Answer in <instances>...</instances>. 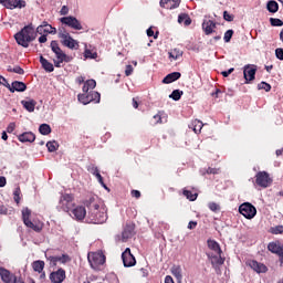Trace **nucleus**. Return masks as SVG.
Segmentation results:
<instances>
[{
  "mask_svg": "<svg viewBox=\"0 0 283 283\" xmlns=\"http://www.w3.org/2000/svg\"><path fill=\"white\" fill-rule=\"evenodd\" d=\"M232 36H233V30H228L223 36L224 42L229 43L231 41Z\"/></svg>",
  "mask_w": 283,
  "mask_h": 283,
  "instance_id": "48",
  "label": "nucleus"
},
{
  "mask_svg": "<svg viewBox=\"0 0 283 283\" xmlns=\"http://www.w3.org/2000/svg\"><path fill=\"white\" fill-rule=\"evenodd\" d=\"M51 50L55 53L56 59L53 60L55 67H61V63H70L72 61V56L65 54L56 41L51 42Z\"/></svg>",
  "mask_w": 283,
  "mask_h": 283,
  "instance_id": "4",
  "label": "nucleus"
},
{
  "mask_svg": "<svg viewBox=\"0 0 283 283\" xmlns=\"http://www.w3.org/2000/svg\"><path fill=\"white\" fill-rule=\"evenodd\" d=\"M255 72H258V66L255 64H248L243 66V76L245 83H251V81H255Z\"/></svg>",
  "mask_w": 283,
  "mask_h": 283,
  "instance_id": "10",
  "label": "nucleus"
},
{
  "mask_svg": "<svg viewBox=\"0 0 283 283\" xmlns=\"http://www.w3.org/2000/svg\"><path fill=\"white\" fill-rule=\"evenodd\" d=\"M40 63L45 72H54V64L43 57V55L40 56Z\"/></svg>",
  "mask_w": 283,
  "mask_h": 283,
  "instance_id": "27",
  "label": "nucleus"
},
{
  "mask_svg": "<svg viewBox=\"0 0 283 283\" xmlns=\"http://www.w3.org/2000/svg\"><path fill=\"white\" fill-rule=\"evenodd\" d=\"M25 90H28V86L23 82L15 81V82H12V84H11V92L12 93H14V92H25Z\"/></svg>",
  "mask_w": 283,
  "mask_h": 283,
  "instance_id": "26",
  "label": "nucleus"
},
{
  "mask_svg": "<svg viewBox=\"0 0 283 283\" xmlns=\"http://www.w3.org/2000/svg\"><path fill=\"white\" fill-rule=\"evenodd\" d=\"M202 30L205 34H213V30H216V22L211 20H203Z\"/></svg>",
  "mask_w": 283,
  "mask_h": 283,
  "instance_id": "22",
  "label": "nucleus"
},
{
  "mask_svg": "<svg viewBox=\"0 0 283 283\" xmlns=\"http://www.w3.org/2000/svg\"><path fill=\"white\" fill-rule=\"evenodd\" d=\"M74 200V197L72 195H62L60 198V207L63 211H70L72 209V201Z\"/></svg>",
  "mask_w": 283,
  "mask_h": 283,
  "instance_id": "15",
  "label": "nucleus"
},
{
  "mask_svg": "<svg viewBox=\"0 0 283 283\" xmlns=\"http://www.w3.org/2000/svg\"><path fill=\"white\" fill-rule=\"evenodd\" d=\"M239 213H241L243 218H247V220H253L258 213V210L250 202H244L239 207Z\"/></svg>",
  "mask_w": 283,
  "mask_h": 283,
  "instance_id": "7",
  "label": "nucleus"
},
{
  "mask_svg": "<svg viewBox=\"0 0 283 283\" xmlns=\"http://www.w3.org/2000/svg\"><path fill=\"white\" fill-rule=\"evenodd\" d=\"M255 184L263 189L271 187L273 184V179L266 171H259L255 176Z\"/></svg>",
  "mask_w": 283,
  "mask_h": 283,
  "instance_id": "8",
  "label": "nucleus"
},
{
  "mask_svg": "<svg viewBox=\"0 0 283 283\" xmlns=\"http://www.w3.org/2000/svg\"><path fill=\"white\" fill-rule=\"evenodd\" d=\"M223 19L226 21H233V15H231L229 12L224 11L223 12Z\"/></svg>",
  "mask_w": 283,
  "mask_h": 283,
  "instance_id": "56",
  "label": "nucleus"
},
{
  "mask_svg": "<svg viewBox=\"0 0 283 283\" xmlns=\"http://www.w3.org/2000/svg\"><path fill=\"white\" fill-rule=\"evenodd\" d=\"M77 99L83 105H90L92 103L91 93H83L77 95Z\"/></svg>",
  "mask_w": 283,
  "mask_h": 283,
  "instance_id": "30",
  "label": "nucleus"
},
{
  "mask_svg": "<svg viewBox=\"0 0 283 283\" xmlns=\"http://www.w3.org/2000/svg\"><path fill=\"white\" fill-rule=\"evenodd\" d=\"M170 271L177 282L182 283V268L180 265H174Z\"/></svg>",
  "mask_w": 283,
  "mask_h": 283,
  "instance_id": "25",
  "label": "nucleus"
},
{
  "mask_svg": "<svg viewBox=\"0 0 283 283\" xmlns=\"http://www.w3.org/2000/svg\"><path fill=\"white\" fill-rule=\"evenodd\" d=\"M180 76H181L180 72H172L163 80V83H166V84L174 83V81H178Z\"/></svg>",
  "mask_w": 283,
  "mask_h": 283,
  "instance_id": "29",
  "label": "nucleus"
},
{
  "mask_svg": "<svg viewBox=\"0 0 283 283\" xmlns=\"http://www.w3.org/2000/svg\"><path fill=\"white\" fill-rule=\"evenodd\" d=\"M32 269L33 271H35L36 273H43V269H45V262L39 260V261H34L32 263Z\"/></svg>",
  "mask_w": 283,
  "mask_h": 283,
  "instance_id": "32",
  "label": "nucleus"
},
{
  "mask_svg": "<svg viewBox=\"0 0 283 283\" xmlns=\"http://www.w3.org/2000/svg\"><path fill=\"white\" fill-rule=\"evenodd\" d=\"M196 227H198V222H196V221H190L189 223H188V229H196Z\"/></svg>",
  "mask_w": 283,
  "mask_h": 283,
  "instance_id": "62",
  "label": "nucleus"
},
{
  "mask_svg": "<svg viewBox=\"0 0 283 283\" xmlns=\"http://www.w3.org/2000/svg\"><path fill=\"white\" fill-rule=\"evenodd\" d=\"M184 196H186V198L191 202L198 199V193H191L189 190H184Z\"/></svg>",
  "mask_w": 283,
  "mask_h": 283,
  "instance_id": "43",
  "label": "nucleus"
},
{
  "mask_svg": "<svg viewBox=\"0 0 283 283\" xmlns=\"http://www.w3.org/2000/svg\"><path fill=\"white\" fill-rule=\"evenodd\" d=\"M270 23L271 25H273L274 28H282L283 25V21L277 19V18H271L270 19Z\"/></svg>",
  "mask_w": 283,
  "mask_h": 283,
  "instance_id": "45",
  "label": "nucleus"
},
{
  "mask_svg": "<svg viewBox=\"0 0 283 283\" xmlns=\"http://www.w3.org/2000/svg\"><path fill=\"white\" fill-rule=\"evenodd\" d=\"M38 34H56V28H53L48 22H43L36 28Z\"/></svg>",
  "mask_w": 283,
  "mask_h": 283,
  "instance_id": "16",
  "label": "nucleus"
},
{
  "mask_svg": "<svg viewBox=\"0 0 283 283\" xmlns=\"http://www.w3.org/2000/svg\"><path fill=\"white\" fill-rule=\"evenodd\" d=\"M87 260L92 269L97 270L98 266H103V264H105V254L101 252H90Z\"/></svg>",
  "mask_w": 283,
  "mask_h": 283,
  "instance_id": "6",
  "label": "nucleus"
},
{
  "mask_svg": "<svg viewBox=\"0 0 283 283\" xmlns=\"http://www.w3.org/2000/svg\"><path fill=\"white\" fill-rule=\"evenodd\" d=\"M90 93H91V103H101V93L95 91Z\"/></svg>",
  "mask_w": 283,
  "mask_h": 283,
  "instance_id": "42",
  "label": "nucleus"
},
{
  "mask_svg": "<svg viewBox=\"0 0 283 283\" xmlns=\"http://www.w3.org/2000/svg\"><path fill=\"white\" fill-rule=\"evenodd\" d=\"M249 266L255 271V273H266L268 269L266 265L259 263L258 261H249Z\"/></svg>",
  "mask_w": 283,
  "mask_h": 283,
  "instance_id": "21",
  "label": "nucleus"
},
{
  "mask_svg": "<svg viewBox=\"0 0 283 283\" xmlns=\"http://www.w3.org/2000/svg\"><path fill=\"white\" fill-rule=\"evenodd\" d=\"M12 72H13L14 74H24V71H23V69H21V66H14V67L12 69Z\"/></svg>",
  "mask_w": 283,
  "mask_h": 283,
  "instance_id": "55",
  "label": "nucleus"
},
{
  "mask_svg": "<svg viewBox=\"0 0 283 283\" xmlns=\"http://www.w3.org/2000/svg\"><path fill=\"white\" fill-rule=\"evenodd\" d=\"M208 247L211 251H213L212 253H222V250L220 249V244L213 240H208Z\"/></svg>",
  "mask_w": 283,
  "mask_h": 283,
  "instance_id": "33",
  "label": "nucleus"
},
{
  "mask_svg": "<svg viewBox=\"0 0 283 283\" xmlns=\"http://www.w3.org/2000/svg\"><path fill=\"white\" fill-rule=\"evenodd\" d=\"M233 71H234V69L231 67L228 71L221 72V74H222V76H224V78H227V76H229L230 74H233Z\"/></svg>",
  "mask_w": 283,
  "mask_h": 283,
  "instance_id": "57",
  "label": "nucleus"
},
{
  "mask_svg": "<svg viewBox=\"0 0 283 283\" xmlns=\"http://www.w3.org/2000/svg\"><path fill=\"white\" fill-rule=\"evenodd\" d=\"M169 1H170V0H160V7L168 9Z\"/></svg>",
  "mask_w": 283,
  "mask_h": 283,
  "instance_id": "61",
  "label": "nucleus"
},
{
  "mask_svg": "<svg viewBox=\"0 0 283 283\" xmlns=\"http://www.w3.org/2000/svg\"><path fill=\"white\" fill-rule=\"evenodd\" d=\"M48 260L50 264L56 266V262H61V264H67V262H70L71 259L67 254H63L61 256H49Z\"/></svg>",
  "mask_w": 283,
  "mask_h": 283,
  "instance_id": "19",
  "label": "nucleus"
},
{
  "mask_svg": "<svg viewBox=\"0 0 283 283\" xmlns=\"http://www.w3.org/2000/svg\"><path fill=\"white\" fill-rule=\"evenodd\" d=\"M182 96V91L180 90H175L172 93L169 95V98H172V101H180Z\"/></svg>",
  "mask_w": 283,
  "mask_h": 283,
  "instance_id": "39",
  "label": "nucleus"
},
{
  "mask_svg": "<svg viewBox=\"0 0 283 283\" xmlns=\"http://www.w3.org/2000/svg\"><path fill=\"white\" fill-rule=\"evenodd\" d=\"M46 147H48V150L49 151H56V149H59V143H56V142H49L48 144H46Z\"/></svg>",
  "mask_w": 283,
  "mask_h": 283,
  "instance_id": "44",
  "label": "nucleus"
},
{
  "mask_svg": "<svg viewBox=\"0 0 283 283\" xmlns=\"http://www.w3.org/2000/svg\"><path fill=\"white\" fill-rule=\"evenodd\" d=\"M96 87V81L95 80H88L84 83L82 91L84 94H87L90 90H94Z\"/></svg>",
  "mask_w": 283,
  "mask_h": 283,
  "instance_id": "31",
  "label": "nucleus"
},
{
  "mask_svg": "<svg viewBox=\"0 0 283 283\" xmlns=\"http://www.w3.org/2000/svg\"><path fill=\"white\" fill-rule=\"evenodd\" d=\"M39 132L40 134H42V136H48L52 134V128L48 124H41L39 127Z\"/></svg>",
  "mask_w": 283,
  "mask_h": 283,
  "instance_id": "37",
  "label": "nucleus"
},
{
  "mask_svg": "<svg viewBox=\"0 0 283 283\" xmlns=\"http://www.w3.org/2000/svg\"><path fill=\"white\" fill-rule=\"evenodd\" d=\"M0 3L9 10H14V8H25V1L23 0H0Z\"/></svg>",
  "mask_w": 283,
  "mask_h": 283,
  "instance_id": "14",
  "label": "nucleus"
},
{
  "mask_svg": "<svg viewBox=\"0 0 283 283\" xmlns=\"http://www.w3.org/2000/svg\"><path fill=\"white\" fill-rule=\"evenodd\" d=\"M0 276L2 282L12 283L14 282V274L10 273V271L6 270V268H0Z\"/></svg>",
  "mask_w": 283,
  "mask_h": 283,
  "instance_id": "20",
  "label": "nucleus"
},
{
  "mask_svg": "<svg viewBox=\"0 0 283 283\" xmlns=\"http://www.w3.org/2000/svg\"><path fill=\"white\" fill-rule=\"evenodd\" d=\"M95 177L97 178L98 182L103 186L104 189H107V186L105 182H103V176H101V172H96Z\"/></svg>",
  "mask_w": 283,
  "mask_h": 283,
  "instance_id": "52",
  "label": "nucleus"
},
{
  "mask_svg": "<svg viewBox=\"0 0 283 283\" xmlns=\"http://www.w3.org/2000/svg\"><path fill=\"white\" fill-rule=\"evenodd\" d=\"M50 280L53 283H61L63 280H65V270L60 269L53 273L50 274Z\"/></svg>",
  "mask_w": 283,
  "mask_h": 283,
  "instance_id": "18",
  "label": "nucleus"
},
{
  "mask_svg": "<svg viewBox=\"0 0 283 283\" xmlns=\"http://www.w3.org/2000/svg\"><path fill=\"white\" fill-rule=\"evenodd\" d=\"M88 171H91V172L93 174V176H96V174H99V172H98V168L95 167V166H91V167L88 168Z\"/></svg>",
  "mask_w": 283,
  "mask_h": 283,
  "instance_id": "59",
  "label": "nucleus"
},
{
  "mask_svg": "<svg viewBox=\"0 0 283 283\" xmlns=\"http://www.w3.org/2000/svg\"><path fill=\"white\" fill-rule=\"evenodd\" d=\"M132 196H133V198H140V191H138V190H133V191H132Z\"/></svg>",
  "mask_w": 283,
  "mask_h": 283,
  "instance_id": "63",
  "label": "nucleus"
},
{
  "mask_svg": "<svg viewBox=\"0 0 283 283\" xmlns=\"http://www.w3.org/2000/svg\"><path fill=\"white\" fill-rule=\"evenodd\" d=\"M258 90H265L266 92H271V84L266 82H261L258 84Z\"/></svg>",
  "mask_w": 283,
  "mask_h": 283,
  "instance_id": "47",
  "label": "nucleus"
},
{
  "mask_svg": "<svg viewBox=\"0 0 283 283\" xmlns=\"http://www.w3.org/2000/svg\"><path fill=\"white\" fill-rule=\"evenodd\" d=\"M180 1L181 0H170L168 2V9L167 10H174V9L178 8V6H180Z\"/></svg>",
  "mask_w": 283,
  "mask_h": 283,
  "instance_id": "46",
  "label": "nucleus"
},
{
  "mask_svg": "<svg viewBox=\"0 0 283 283\" xmlns=\"http://www.w3.org/2000/svg\"><path fill=\"white\" fill-rule=\"evenodd\" d=\"M85 205L88 209V218L93 224H103L107 221V208L105 206L98 205L94 198L86 201Z\"/></svg>",
  "mask_w": 283,
  "mask_h": 283,
  "instance_id": "1",
  "label": "nucleus"
},
{
  "mask_svg": "<svg viewBox=\"0 0 283 283\" xmlns=\"http://www.w3.org/2000/svg\"><path fill=\"white\" fill-rule=\"evenodd\" d=\"M122 260H123L124 266L126 268L136 266V258L134 256V254H132V250L129 248H127L122 253Z\"/></svg>",
  "mask_w": 283,
  "mask_h": 283,
  "instance_id": "12",
  "label": "nucleus"
},
{
  "mask_svg": "<svg viewBox=\"0 0 283 283\" xmlns=\"http://www.w3.org/2000/svg\"><path fill=\"white\" fill-rule=\"evenodd\" d=\"M191 127L195 134H200V132H202V127H205V124H202L201 120L195 119L191 124Z\"/></svg>",
  "mask_w": 283,
  "mask_h": 283,
  "instance_id": "34",
  "label": "nucleus"
},
{
  "mask_svg": "<svg viewBox=\"0 0 283 283\" xmlns=\"http://www.w3.org/2000/svg\"><path fill=\"white\" fill-rule=\"evenodd\" d=\"M84 57L85 59H97L98 57V53L92 52V50H90V49H85Z\"/></svg>",
  "mask_w": 283,
  "mask_h": 283,
  "instance_id": "41",
  "label": "nucleus"
},
{
  "mask_svg": "<svg viewBox=\"0 0 283 283\" xmlns=\"http://www.w3.org/2000/svg\"><path fill=\"white\" fill-rule=\"evenodd\" d=\"M32 210L29 208L22 209V222L28 227V229H32L35 233H41L43 231V223L41 221H32Z\"/></svg>",
  "mask_w": 283,
  "mask_h": 283,
  "instance_id": "3",
  "label": "nucleus"
},
{
  "mask_svg": "<svg viewBox=\"0 0 283 283\" xmlns=\"http://www.w3.org/2000/svg\"><path fill=\"white\" fill-rule=\"evenodd\" d=\"M268 249L269 251H271V253H275V255H279L280 265L283 266V244L279 241L271 242L269 243Z\"/></svg>",
  "mask_w": 283,
  "mask_h": 283,
  "instance_id": "11",
  "label": "nucleus"
},
{
  "mask_svg": "<svg viewBox=\"0 0 283 283\" xmlns=\"http://www.w3.org/2000/svg\"><path fill=\"white\" fill-rule=\"evenodd\" d=\"M270 233H272L273 235H279L283 233V226H275L270 228Z\"/></svg>",
  "mask_w": 283,
  "mask_h": 283,
  "instance_id": "40",
  "label": "nucleus"
},
{
  "mask_svg": "<svg viewBox=\"0 0 283 283\" xmlns=\"http://www.w3.org/2000/svg\"><path fill=\"white\" fill-rule=\"evenodd\" d=\"M208 207H209L210 211H220V206L216 202H210L208 205Z\"/></svg>",
  "mask_w": 283,
  "mask_h": 283,
  "instance_id": "50",
  "label": "nucleus"
},
{
  "mask_svg": "<svg viewBox=\"0 0 283 283\" xmlns=\"http://www.w3.org/2000/svg\"><path fill=\"white\" fill-rule=\"evenodd\" d=\"M134 230H135L134 224L126 226L124 231L122 232V237L119 238V240L122 242H127V240L134 238V233H135Z\"/></svg>",
  "mask_w": 283,
  "mask_h": 283,
  "instance_id": "17",
  "label": "nucleus"
},
{
  "mask_svg": "<svg viewBox=\"0 0 283 283\" xmlns=\"http://www.w3.org/2000/svg\"><path fill=\"white\" fill-rule=\"evenodd\" d=\"M17 127V125L14 123L9 124L7 132L9 134H12V132H14V128Z\"/></svg>",
  "mask_w": 283,
  "mask_h": 283,
  "instance_id": "58",
  "label": "nucleus"
},
{
  "mask_svg": "<svg viewBox=\"0 0 283 283\" xmlns=\"http://www.w3.org/2000/svg\"><path fill=\"white\" fill-rule=\"evenodd\" d=\"M133 72H134V67L132 65H127L125 70L126 76H132Z\"/></svg>",
  "mask_w": 283,
  "mask_h": 283,
  "instance_id": "54",
  "label": "nucleus"
},
{
  "mask_svg": "<svg viewBox=\"0 0 283 283\" xmlns=\"http://www.w3.org/2000/svg\"><path fill=\"white\" fill-rule=\"evenodd\" d=\"M178 23H184V25H191V18H189V14L181 13L178 17Z\"/></svg>",
  "mask_w": 283,
  "mask_h": 283,
  "instance_id": "35",
  "label": "nucleus"
},
{
  "mask_svg": "<svg viewBox=\"0 0 283 283\" xmlns=\"http://www.w3.org/2000/svg\"><path fill=\"white\" fill-rule=\"evenodd\" d=\"M14 39L18 45L22 48H29L30 43L36 39V33L34 32V28L28 25L24 27L20 32L14 35Z\"/></svg>",
  "mask_w": 283,
  "mask_h": 283,
  "instance_id": "2",
  "label": "nucleus"
},
{
  "mask_svg": "<svg viewBox=\"0 0 283 283\" xmlns=\"http://www.w3.org/2000/svg\"><path fill=\"white\" fill-rule=\"evenodd\" d=\"M60 21L63 25H67V28H72V30H83V24H81V21H78L76 17H73V15L63 17L60 19Z\"/></svg>",
  "mask_w": 283,
  "mask_h": 283,
  "instance_id": "9",
  "label": "nucleus"
},
{
  "mask_svg": "<svg viewBox=\"0 0 283 283\" xmlns=\"http://www.w3.org/2000/svg\"><path fill=\"white\" fill-rule=\"evenodd\" d=\"M59 38L62 40L65 48L78 50V41L74 40L65 29H59Z\"/></svg>",
  "mask_w": 283,
  "mask_h": 283,
  "instance_id": "5",
  "label": "nucleus"
},
{
  "mask_svg": "<svg viewBox=\"0 0 283 283\" xmlns=\"http://www.w3.org/2000/svg\"><path fill=\"white\" fill-rule=\"evenodd\" d=\"M165 283H174V277L167 275V276L165 277Z\"/></svg>",
  "mask_w": 283,
  "mask_h": 283,
  "instance_id": "64",
  "label": "nucleus"
},
{
  "mask_svg": "<svg viewBox=\"0 0 283 283\" xmlns=\"http://www.w3.org/2000/svg\"><path fill=\"white\" fill-rule=\"evenodd\" d=\"M13 196L17 205H19V201L21 200V188H15Z\"/></svg>",
  "mask_w": 283,
  "mask_h": 283,
  "instance_id": "49",
  "label": "nucleus"
},
{
  "mask_svg": "<svg viewBox=\"0 0 283 283\" xmlns=\"http://www.w3.org/2000/svg\"><path fill=\"white\" fill-rule=\"evenodd\" d=\"M266 9L269 12L275 13L280 10V6L274 0H270L266 4Z\"/></svg>",
  "mask_w": 283,
  "mask_h": 283,
  "instance_id": "38",
  "label": "nucleus"
},
{
  "mask_svg": "<svg viewBox=\"0 0 283 283\" xmlns=\"http://www.w3.org/2000/svg\"><path fill=\"white\" fill-rule=\"evenodd\" d=\"M276 59L280 61H283V49H276L275 50Z\"/></svg>",
  "mask_w": 283,
  "mask_h": 283,
  "instance_id": "53",
  "label": "nucleus"
},
{
  "mask_svg": "<svg viewBox=\"0 0 283 283\" xmlns=\"http://www.w3.org/2000/svg\"><path fill=\"white\" fill-rule=\"evenodd\" d=\"M21 105H23L24 109H27V112H34V108L36 107V101L34 99H23L21 102Z\"/></svg>",
  "mask_w": 283,
  "mask_h": 283,
  "instance_id": "28",
  "label": "nucleus"
},
{
  "mask_svg": "<svg viewBox=\"0 0 283 283\" xmlns=\"http://www.w3.org/2000/svg\"><path fill=\"white\" fill-rule=\"evenodd\" d=\"M0 213L2 216H8V208L6 206H0Z\"/></svg>",
  "mask_w": 283,
  "mask_h": 283,
  "instance_id": "60",
  "label": "nucleus"
},
{
  "mask_svg": "<svg viewBox=\"0 0 283 283\" xmlns=\"http://www.w3.org/2000/svg\"><path fill=\"white\" fill-rule=\"evenodd\" d=\"M61 17H65L66 14H70V8L67 6H63L60 10Z\"/></svg>",
  "mask_w": 283,
  "mask_h": 283,
  "instance_id": "51",
  "label": "nucleus"
},
{
  "mask_svg": "<svg viewBox=\"0 0 283 283\" xmlns=\"http://www.w3.org/2000/svg\"><path fill=\"white\" fill-rule=\"evenodd\" d=\"M182 56V51L180 49H172L169 52V59H172L174 61H178Z\"/></svg>",
  "mask_w": 283,
  "mask_h": 283,
  "instance_id": "36",
  "label": "nucleus"
},
{
  "mask_svg": "<svg viewBox=\"0 0 283 283\" xmlns=\"http://www.w3.org/2000/svg\"><path fill=\"white\" fill-rule=\"evenodd\" d=\"M208 258L216 271H218L219 266L224 264V259H222V253H208Z\"/></svg>",
  "mask_w": 283,
  "mask_h": 283,
  "instance_id": "13",
  "label": "nucleus"
},
{
  "mask_svg": "<svg viewBox=\"0 0 283 283\" xmlns=\"http://www.w3.org/2000/svg\"><path fill=\"white\" fill-rule=\"evenodd\" d=\"M73 216L75 220H84L85 216H87V210H85V207L80 206L73 209Z\"/></svg>",
  "mask_w": 283,
  "mask_h": 283,
  "instance_id": "23",
  "label": "nucleus"
},
{
  "mask_svg": "<svg viewBox=\"0 0 283 283\" xmlns=\"http://www.w3.org/2000/svg\"><path fill=\"white\" fill-rule=\"evenodd\" d=\"M20 143H34L36 140V136L32 133H23L19 136Z\"/></svg>",
  "mask_w": 283,
  "mask_h": 283,
  "instance_id": "24",
  "label": "nucleus"
}]
</instances>
